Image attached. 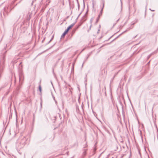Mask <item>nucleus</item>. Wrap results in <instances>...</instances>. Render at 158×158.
I'll return each instance as SVG.
<instances>
[{
  "label": "nucleus",
  "mask_w": 158,
  "mask_h": 158,
  "mask_svg": "<svg viewBox=\"0 0 158 158\" xmlns=\"http://www.w3.org/2000/svg\"><path fill=\"white\" fill-rule=\"evenodd\" d=\"M4 61V58H3V60L1 61L0 63V69H2L3 67V65Z\"/></svg>",
  "instance_id": "1"
},
{
  "label": "nucleus",
  "mask_w": 158,
  "mask_h": 158,
  "mask_svg": "<svg viewBox=\"0 0 158 158\" xmlns=\"http://www.w3.org/2000/svg\"><path fill=\"white\" fill-rule=\"evenodd\" d=\"M74 25V23H73V24H72L70 26H69L67 28V29L66 31L68 32L69 31V30L70 29L72 28L73 26Z\"/></svg>",
  "instance_id": "2"
},
{
  "label": "nucleus",
  "mask_w": 158,
  "mask_h": 158,
  "mask_svg": "<svg viewBox=\"0 0 158 158\" xmlns=\"http://www.w3.org/2000/svg\"><path fill=\"white\" fill-rule=\"evenodd\" d=\"M68 32L66 30L63 33V34L62 35H61V38H63V37H64V36L66 34V33Z\"/></svg>",
  "instance_id": "3"
},
{
  "label": "nucleus",
  "mask_w": 158,
  "mask_h": 158,
  "mask_svg": "<svg viewBox=\"0 0 158 158\" xmlns=\"http://www.w3.org/2000/svg\"><path fill=\"white\" fill-rule=\"evenodd\" d=\"M93 19L92 18L90 20V23L91 24V25H90V28H89V29H90L91 28V27L92 26V25H91V24H92V23L93 22Z\"/></svg>",
  "instance_id": "4"
},
{
  "label": "nucleus",
  "mask_w": 158,
  "mask_h": 158,
  "mask_svg": "<svg viewBox=\"0 0 158 158\" xmlns=\"http://www.w3.org/2000/svg\"><path fill=\"white\" fill-rule=\"evenodd\" d=\"M39 90L40 92V93H41V86L40 85L39 86Z\"/></svg>",
  "instance_id": "5"
},
{
  "label": "nucleus",
  "mask_w": 158,
  "mask_h": 158,
  "mask_svg": "<svg viewBox=\"0 0 158 158\" xmlns=\"http://www.w3.org/2000/svg\"><path fill=\"white\" fill-rule=\"evenodd\" d=\"M104 4H103V8H102V10H101V11H102V10H103V8L104 7Z\"/></svg>",
  "instance_id": "6"
},
{
  "label": "nucleus",
  "mask_w": 158,
  "mask_h": 158,
  "mask_svg": "<svg viewBox=\"0 0 158 158\" xmlns=\"http://www.w3.org/2000/svg\"><path fill=\"white\" fill-rule=\"evenodd\" d=\"M52 38H53V37H52V38L50 40V41H49V42L51 41V40H52Z\"/></svg>",
  "instance_id": "7"
},
{
  "label": "nucleus",
  "mask_w": 158,
  "mask_h": 158,
  "mask_svg": "<svg viewBox=\"0 0 158 158\" xmlns=\"http://www.w3.org/2000/svg\"><path fill=\"white\" fill-rule=\"evenodd\" d=\"M151 11H154V10H150Z\"/></svg>",
  "instance_id": "8"
}]
</instances>
